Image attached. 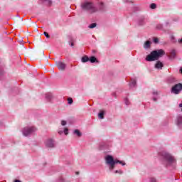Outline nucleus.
Masks as SVG:
<instances>
[{
  "label": "nucleus",
  "mask_w": 182,
  "mask_h": 182,
  "mask_svg": "<svg viewBox=\"0 0 182 182\" xmlns=\"http://www.w3.org/2000/svg\"><path fill=\"white\" fill-rule=\"evenodd\" d=\"M63 132H64L65 134H68V132H69V129L68 128H65Z\"/></svg>",
  "instance_id": "nucleus-32"
},
{
  "label": "nucleus",
  "mask_w": 182,
  "mask_h": 182,
  "mask_svg": "<svg viewBox=\"0 0 182 182\" xmlns=\"http://www.w3.org/2000/svg\"><path fill=\"white\" fill-rule=\"evenodd\" d=\"M163 66H164V65L161 61H157L155 65L156 69H163Z\"/></svg>",
  "instance_id": "nucleus-11"
},
{
  "label": "nucleus",
  "mask_w": 182,
  "mask_h": 182,
  "mask_svg": "<svg viewBox=\"0 0 182 182\" xmlns=\"http://www.w3.org/2000/svg\"><path fill=\"white\" fill-rule=\"evenodd\" d=\"M178 43H179V45H181V43H182V38L179 39L178 41Z\"/></svg>",
  "instance_id": "nucleus-35"
},
{
  "label": "nucleus",
  "mask_w": 182,
  "mask_h": 182,
  "mask_svg": "<svg viewBox=\"0 0 182 182\" xmlns=\"http://www.w3.org/2000/svg\"><path fill=\"white\" fill-rule=\"evenodd\" d=\"M45 144L49 149H53L55 146H56V144L55 143V140H53V139H48L45 141Z\"/></svg>",
  "instance_id": "nucleus-7"
},
{
  "label": "nucleus",
  "mask_w": 182,
  "mask_h": 182,
  "mask_svg": "<svg viewBox=\"0 0 182 182\" xmlns=\"http://www.w3.org/2000/svg\"><path fill=\"white\" fill-rule=\"evenodd\" d=\"M156 28H157V29H163V25H161V24H158V25L156 26Z\"/></svg>",
  "instance_id": "nucleus-27"
},
{
  "label": "nucleus",
  "mask_w": 182,
  "mask_h": 182,
  "mask_svg": "<svg viewBox=\"0 0 182 182\" xmlns=\"http://www.w3.org/2000/svg\"><path fill=\"white\" fill-rule=\"evenodd\" d=\"M61 124L62 126H66V121L65 120L61 121Z\"/></svg>",
  "instance_id": "nucleus-31"
},
{
  "label": "nucleus",
  "mask_w": 182,
  "mask_h": 182,
  "mask_svg": "<svg viewBox=\"0 0 182 182\" xmlns=\"http://www.w3.org/2000/svg\"><path fill=\"white\" fill-rule=\"evenodd\" d=\"M105 161L106 164L109 166V170L110 171L114 169V166H116V164L118 163L122 166H126V162H124V161H119L118 159H114V158H113V156L111 155H107L105 156Z\"/></svg>",
  "instance_id": "nucleus-2"
},
{
  "label": "nucleus",
  "mask_w": 182,
  "mask_h": 182,
  "mask_svg": "<svg viewBox=\"0 0 182 182\" xmlns=\"http://www.w3.org/2000/svg\"><path fill=\"white\" fill-rule=\"evenodd\" d=\"M60 180H61V181H63V178H60Z\"/></svg>",
  "instance_id": "nucleus-43"
},
{
  "label": "nucleus",
  "mask_w": 182,
  "mask_h": 182,
  "mask_svg": "<svg viewBox=\"0 0 182 182\" xmlns=\"http://www.w3.org/2000/svg\"><path fill=\"white\" fill-rule=\"evenodd\" d=\"M179 107H182V103L179 104Z\"/></svg>",
  "instance_id": "nucleus-42"
},
{
  "label": "nucleus",
  "mask_w": 182,
  "mask_h": 182,
  "mask_svg": "<svg viewBox=\"0 0 182 182\" xmlns=\"http://www.w3.org/2000/svg\"><path fill=\"white\" fill-rule=\"evenodd\" d=\"M164 55V50L162 49L158 50L152 51L146 58L147 62H153L154 60H158L159 58H161Z\"/></svg>",
  "instance_id": "nucleus-3"
},
{
  "label": "nucleus",
  "mask_w": 182,
  "mask_h": 182,
  "mask_svg": "<svg viewBox=\"0 0 182 182\" xmlns=\"http://www.w3.org/2000/svg\"><path fill=\"white\" fill-rule=\"evenodd\" d=\"M68 105H72L73 103V99L69 97L68 99Z\"/></svg>",
  "instance_id": "nucleus-25"
},
{
  "label": "nucleus",
  "mask_w": 182,
  "mask_h": 182,
  "mask_svg": "<svg viewBox=\"0 0 182 182\" xmlns=\"http://www.w3.org/2000/svg\"><path fill=\"white\" fill-rule=\"evenodd\" d=\"M153 100H154V102H157V98L154 97V98H153Z\"/></svg>",
  "instance_id": "nucleus-38"
},
{
  "label": "nucleus",
  "mask_w": 182,
  "mask_h": 182,
  "mask_svg": "<svg viewBox=\"0 0 182 182\" xmlns=\"http://www.w3.org/2000/svg\"><path fill=\"white\" fill-rule=\"evenodd\" d=\"M70 46H72V47L75 46V44L73 43V42H71Z\"/></svg>",
  "instance_id": "nucleus-37"
},
{
  "label": "nucleus",
  "mask_w": 182,
  "mask_h": 182,
  "mask_svg": "<svg viewBox=\"0 0 182 182\" xmlns=\"http://www.w3.org/2000/svg\"><path fill=\"white\" fill-rule=\"evenodd\" d=\"M81 9L82 11H87L90 14H95V12H97V7L95 6L92 2L90 1H83L81 3Z\"/></svg>",
  "instance_id": "nucleus-4"
},
{
  "label": "nucleus",
  "mask_w": 182,
  "mask_h": 182,
  "mask_svg": "<svg viewBox=\"0 0 182 182\" xmlns=\"http://www.w3.org/2000/svg\"><path fill=\"white\" fill-rule=\"evenodd\" d=\"M153 95H156V96H157V95H159V92H157V91H154V92H153Z\"/></svg>",
  "instance_id": "nucleus-34"
},
{
  "label": "nucleus",
  "mask_w": 182,
  "mask_h": 182,
  "mask_svg": "<svg viewBox=\"0 0 182 182\" xmlns=\"http://www.w3.org/2000/svg\"><path fill=\"white\" fill-rule=\"evenodd\" d=\"M100 11H102V12L106 11V6H105V4L103 3L100 4Z\"/></svg>",
  "instance_id": "nucleus-15"
},
{
  "label": "nucleus",
  "mask_w": 182,
  "mask_h": 182,
  "mask_svg": "<svg viewBox=\"0 0 182 182\" xmlns=\"http://www.w3.org/2000/svg\"><path fill=\"white\" fill-rule=\"evenodd\" d=\"M97 26V24L96 23H91L88 28H90V29H93V28H96V26Z\"/></svg>",
  "instance_id": "nucleus-22"
},
{
  "label": "nucleus",
  "mask_w": 182,
  "mask_h": 182,
  "mask_svg": "<svg viewBox=\"0 0 182 182\" xmlns=\"http://www.w3.org/2000/svg\"><path fill=\"white\" fill-rule=\"evenodd\" d=\"M81 61L82 63H86V62H89V57L87 55H85L81 58Z\"/></svg>",
  "instance_id": "nucleus-14"
},
{
  "label": "nucleus",
  "mask_w": 182,
  "mask_h": 182,
  "mask_svg": "<svg viewBox=\"0 0 182 182\" xmlns=\"http://www.w3.org/2000/svg\"><path fill=\"white\" fill-rule=\"evenodd\" d=\"M56 65L58 68L59 70H65V69H66V64H65L62 61L57 62Z\"/></svg>",
  "instance_id": "nucleus-8"
},
{
  "label": "nucleus",
  "mask_w": 182,
  "mask_h": 182,
  "mask_svg": "<svg viewBox=\"0 0 182 182\" xmlns=\"http://www.w3.org/2000/svg\"><path fill=\"white\" fill-rule=\"evenodd\" d=\"M35 132H36V127H26L22 130L23 136H28L30 134H33Z\"/></svg>",
  "instance_id": "nucleus-5"
},
{
  "label": "nucleus",
  "mask_w": 182,
  "mask_h": 182,
  "mask_svg": "<svg viewBox=\"0 0 182 182\" xmlns=\"http://www.w3.org/2000/svg\"><path fill=\"white\" fill-rule=\"evenodd\" d=\"M74 134H76V136H77L78 137H82V133L80 131H79V129H75L74 131Z\"/></svg>",
  "instance_id": "nucleus-19"
},
{
  "label": "nucleus",
  "mask_w": 182,
  "mask_h": 182,
  "mask_svg": "<svg viewBox=\"0 0 182 182\" xmlns=\"http://www.w3.org/2000/svg\"><path fill=\"white\" fill-rule=\"evenodd\" d=\"M117 173H118L119 174H122V173H123V171H122V170H119V171H114V173H115V174H117Z\"/></svg>",
  "instance_id": "nucleus-28"
},
{
  "label": "nucleus",
  "mask_w": 182,
  "mask_h": 182,
  "mask_svg": "<svg viewBox=\"0 0 182 182\" xmlns=\"http://www.w3.org/2000/svg\"><path fill=\"white\" fill-rule=\"evenodd\" d=\"M150 8H151V9H156V8H157V5H156V4H154V3H152L150 5Z\"/></svg>",
  "instance_id": "nucleus-23"
},
{
  "label": "nucleus",
  "mask_w": 182,
  "mask_h": 182,
  "mask_svg": "<svg viewBox=\"0 0 182 182\" xmlns=\"http://www.w3.org/2000/svg\"><path fill=\"white\" fill-rule=\"evenodd\" d=\"M43 33L46 38H50V36H49V33H48V32L45 31Z\"/></svg>",
  "instance_id": "nucleus-26"
},
{
  "label": "nucleus",
  "mask_w": 182,
  "mask_h": 182,
  "mask_svg": "<svg viewBox=\"0 0 182 182\" xmlns=\"http://www.w3.org/2000/svg\"><path fill=\"white\" fill-rule=\"evenodd\" d=\"M177 122L176 124L178 127H182V115H178L176 118Z\"/></svg>",
  "instance_id": "nucleus-9"
},
{
  "label": "nucleus",
  "mask_w": 182,
  "mask_h": 182,
  "mask_svg": "<svg viewBox=\"0 0 182 182\" xmlns=\"http://www.w3.org/2000/svg\"><path fill=\"white\" fill-rule=\"evenodd\" d=\"M46 99L48 100V102H50V100L53 99V95H52L50 92H48L46 94Z\"/></svg>",
  "instance_id": "nucleus-10"
},
{
  "label": "nucleus",
  "mask_w": 182,
  "mask_h": 182,
  "mask_svg": "<svg viewBox=\"0 0 182 182\" xmlns=\"http://www.w3.org/2000/svg\"><path fill=\"white\" fill-rule=\"evenodd\" d=\"M151 46V41H146L144 44V49H149Z\"/></svg>",
  "instance_id": "nucleus-13"
},
{
  "label": "nucleus",
  "mask_w": 182,
  "mask_h": 182,
  "mask_svg": "<svg viewBox=\"0 0 182 182\" xmlns=\"http://www.w3.org/2000/svg\"><path fill=\"white\" fill-rule=\"evenodd\" d=\"M138 23H139V25H141V26L143 25L144 23H145L144 17L141 16L139 19Z\"/></svg>",
  "instance_id": "nucleus-18"
},
{
  "label": "nucleus",
  "mask_w": 182,
  "mask_h": 182,
  "mask_svg": "<svg viewBox=\"0 0 182 182\" xmlns=\"http://www.w3.org/2000/svg\"><path fill=\"white\" fill-rule=\"evenodd\" d=\"M182 90V84L178 83L175 85L173 87L171 88V93H174V95H178L180 93V91Z\"/></svg>",
  "instance_id": "nucleus-6"
},
{
  "label": "nucleus",
  "mask_w": 182,
  "mask_h": 182,
  "mask_svg": "<svg viewBox=\"0 0 182 182\" xmlns=\"http://www.w3.org/2000/svg\"><path fill=\"white\" fill-rule=\"evenodd\" d=\"M150 182H157V181L156 180V178H151Z\"/></svg>",
  "instance_id": "nucleus-33"
},
{
  "label": "nucleus",
  "mask_w": 182,
  "mask_h": 182,
  "mask_svg": "<svg viewBox=\"0 0 182 182\" xmlns=\"http://www.w3.org/2000/svg\"><path fill=\"white\" fill-rule=\"evenodd\" d=\"M176 55H177V52L176 51V50H171L169 55L170 59H174V58H176Z\"/></svg>",
  "instance_id": "nucleus-12"
},
{
  "label": "nucleus",
  "mask_w": 182,
  "mask_h": 182,
  "mask_svg": "<svg viewBox=\"0 0 182 182\" xmlns=\"http://www.w3.org/2000/svg\"><path fill=\"white\" fill-rule=\"evenodd\" d=\"M180 72H181V75H182V67H181V69H180Z\"/></svg>",
  "instance_id": "nucleus-41"
},
{
  "label": "nucleus",
  "mask_w": 182,
  "mask_h": 182,
  "mask_svg": "<svg viewBox=\"0 0 182 182\" xmlns=\"http://www.w3.org/2000/svg\"><path fill=\"white\" fill-rule=\"evenodd\" d=\"M98 117L100 119H105V112L100 111V113L98 114Z\"/></svg>",
  "instance_id": "nucleus-20"
},
{
  "label": "nucleus",
  "mask_w": 182,
  "mask_h": 182,
  "mask_svg": "<svg viewBox=\"0 0 182 182\" xmlns=\"http://www.w3.org/2000/svg\"><path fill=\"white\" fill-rule=\"evenodd\" d=\"M169 83H174V82H176V78L171 77L168 79Z\"/></svg>",
  "instance_id": "nucleus-21"
},
{
  "label": "nucleus",
  "mask_w": 182,
  "mask_h": 182,
  "mask_svg": "<svg viewBox=\"0 0 182 182\" xmlns=\"http://www.w3.org/2000/svg\"><path fill=\"white\" fill-rule=\"evenodd\" d=\"M181 112H182V109H181Z\"/></svg>",
  "instance_id": "nucleus-44"
},
{
  "label": "nucleus",
  "mask_w": 182,
  "mask_h": 182,
  "mask_svg": "<svg viewBox=\"0 0 182 182\" xmlns=\"http://www.w3.org/2000/svg\"><path fill=\"white\" fill-rule=\"evenodd\" d=\"M14 182H21V181H19L18 179H16L14 180Z\"/></svg>",
  "instance_id": "nucleus-40"
},
{
  "label": "nucleus",
  "mask_w": 182,
  "mask_h": 182,
  "mask_svg": "<svg viewBox=\"0 0 182 182\" xmlns=\"http://www.w3.org/2000/svg\"><path fill=\"white\" fill-rule=\"evenodd\" d=\"M154 43H159V38H154Z\"/></svg>",
  "instance_id": "nucleus-30"
},
{
  "label": "nucleus",
  "mask_w": 182,
  "mask_h": 182,
  "mask_svg": "<svg viewBox=\"0 0 182 182\" xmlns=\"http://www.w3.org/2000/svg\"><path fill=\"white\" fill-rule=\"evenodd\" d=\"M63 133H64L63 131H60V132H58V134H62Z\"/></svg>",
  "instance_id": "nucleus-39"
},
{
  "label": "nucleus",
  "mask_w": 182,
  "mask_h": 182,
  "mask_svg": "<svg viewBox=\"0 0 182 182\" xmlns=\"http://www.w3.org/2000/svg\"><path fill=\"white\" fill-rule=\"evenodd\" d=\"M89 60L91 63H95V62H97V58H96V57L95 56H91L90 58H89Z\"/></svg>",
  "instance_id": "nucleus-16"
},
{
  "label": "nucleus",
  "mask_w": 182,
  "mask_h": 182,
  "mask_svg": "<svg viewBox=\"0 0 182 182\" xmlns=\"http://www.w3.org/2000/svg\"><path fill=\"white\" fill-rule=\"evenodd\" d=\"M136 80L132 79V80H131V82H130V83H129V86H130L131 87H136Z\"/></svg>",
  "instance_id": "nucleus-17"
},
{
  "label": "nucleus",
  "mask_w": 182,
  "mask_h": 182,
  "mask_svg": "<svg viewBox=\"0 0 182 182\" xmlns=\"http://www.w3.org/2000/svg\"><path fill=\"white\" fill-rule=\"evenodd\" d=\"M105 144H101V147H102V149H105Z\"/></svg>",
  "instance_id": "nucleus-36"
},
{
  "label": "nucleus",
  "mask_w": 182,
  "mask_h": 182,
  "mask_svg": "<svg viewBox=\"0 0 182 182\" xmlns=\"http://www.w3.org/2000/svg\"><path fill=\"white\" fill-rule=\"evenodd\" d=\"M125 105L127 106H129V105H130V102H129V100H127V98L125 99Z\"/></svg>",
  "instance_id": "nucleus-29"
},
{
  "label": "nucleus",
  "mask_w": 182,
  "mask_h": 182,
  "mask_svg": "<svg viewBox=\"0 0 182 182\" xmlns=\"http://www.w3.org/2000/svg\"><path fill=\"white\" fill-rule=\"evenodd\" d=\"M159 157H161L163 164L166 166V167H168V166H173V164H176V159H174L171 154H168V152L163 151L159 152Z\"/></svg>",
  "instance_id": "nucleus-1"
},
{
  "label": "nucleus",
  "mask_w": 182,
  "mask_h": 182,
  "mask_svg": "<svg viewBox=\"0 0 182 182\" xmlns=\"http://www.w3.org/2000/svg\"><path fill=\"white\" fill-rule=\"evenodd\" d=\"M171 41L172 43H176V42H177V41H176V38L174 37V36H171Z\"/></svg>",
  "instance_id": "nucleus-24"
}]
</instances>
